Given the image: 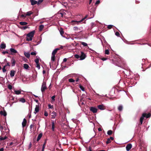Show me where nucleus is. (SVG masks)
<instances>
[{
	"mask_svg": "<svg viewBox=\"0 0 151 151\" xmlns=\"http://www.w3.org/2000/svg\"><path fill=\"white\" fill-rule=\"evenodd\" d=\"M35 32V31H32L27 34L26 37L27 40L30 41L32 40V37H33Z\"/></svg>",
	"mask_w": 151,
	"mask_h": 151,
	"instance_id": "f257e3e1",
	"label": "nucleus"
},
{
	"mask_svg": "<svg viewBox=\"0 0 151 151\" xmlns=\"http://www.w3.org/2000/svg\"><path fill=\"white\" fill-rule=\"evenodd\" d=\"M47 88V87L46 86V83L43 81L42 84L41 89L42 93H43Z\"/></svg>",
	"mask_w": 151,
	"mask_h": 151,
	"instance_id": "f03ea898",
	"label": "nucleus"
},
{
	"mask_svg": "<svg viewBox=\"0 0 151 151\" xmlns=\"http://www.w3.org/2000/svg\"><path fill=\"white\" fill-rule=\"evenodd\" d=\"M81 54L80 55V59H79L80 60H83L86 57V55L83 52H81Z\"/></svg>",
	"mask_w": 151,
	"mask_h": 151,
	"instance_id": "7ed1b4c3",
	"label": "nucleus"
},
{
	"mask_svg": "<svg viewBox=\"0 0 151 151\" xmlns=\"http://www.w3.org/2000/svg\"><path fill=\"white\" fill-rule=\"evenodd\" d=\"M65 14H66L65 13V11L63 10L60 11L57 13V15H58L60 17H63V16Z\"/></svg>",
	"mask_w": 151,
	"mask_h": 151,
	"instance_id": "20e7f679",
	"label": "nucleus"
},
{
	"mask_svg": "<svg viewBox=\"0 0 151 151\" xmlns=\"http://www.w3.org/2000/svg\"><path fill=\"white\" fill-rule=\"evenodd\" d=\"M90 110L94 113H96L98 110L96 108L93 106L91 107L90 108Z\"/></svg>",
	"mask_w": 151,
	"mask_h": 151,
	"instance_id": "39448f33",
	"label": "nucleus"
},
{
	"mask_svg": "<svg viewBox=\"0 0 151 151\" xmlns=\"http://www.w3.org/2000/svg\"><path fill=\"white\" fill-rule=\"evenodd\" d=\"M146 115V113H143L142 114V116L140 117V121L141 124H142L143 120L144 119V118L145 117Z\"/></svg>",
	"mask_w": 151,
	"mask_h": 151,
	"instance_id": "423d86ee",
	"label": "nucleus"
},
{
	"mask_svg": "<svg viewBox=\"0 0 151 151\" xmlns=\"http://www.w3.org/2000/svg\"><path fill=\"white\" fill-rule=\"evenodd\" d=\"M98 108L101 110H103L105 109V106L103 104L99 105L98 106Z\"/></svg>",
	"mask_w": 151,
	"mask_h": 151,
	"instance_id": "0eeeda50",
	"label": "nucleus"
},
{
	"mask_svg": "<svg viewBox=\"0 0 151 151\" xmlns=\"http://www.w3.org/2000/svg\"><path fill=\"white\" fill-rule=\"evenodd\" d=\"M132 147V145L131 144H127L126 147V149L127 151H129Z\"/></svg>",
	"mask_w": 151,
	"mask_h": 151,
	"instance_id": "6e6552de",
	"label": "nucleus"
},
{
	"mask_svg": "<svg viewBox=\"0 0 151 151\" xmlns=\"http://www.w3.org/2000/svg\"><path fill=\"white\" fill-rule=\"evenodd\" d=\"M88 9L89 11L92 13L94 12L96 10V9L95 8H92L90 6L88 7Z\"/></svg>",
	"mask_w": 151,
	"mask_h": 151,
	"instance_id": "1a4fd4ad",
	"label": "nucleus"
},
{
	"mask_svg": "<svg viewBox=\"0 0 151 151\" xmlns=\"http://www.w3.org/2000/svg\"><path fill=\"white\" fill-rule=\"evenodd\" d=\"M10 51L11 52L12 54H13V53H15L17 52V51L15 50L14 48H11L10 49Z\"/></svg>",
	"mask_w": 151,
	"mask_h": 151,
	"instance_id": "9d476101",
	"label": "nucleus"
},
{
	"mask_svg": "<svg viewBox=\"0 0 151 151\" xmlns=\"http://www.w3.org/2000/svg\"><path fill=\"white\" fill-rule=\"evenodd\" d=\"M30 1L32 5H34L37 4V1L35 0H30Z\"/></svg>",
	"mask_w": 151,
	"mask_h": 151,
	"instance_id": "9b49d317",
	"label": "nucleus"
},
{
	"mask_svg": "<svg viewBox=\"0 0 151 151\" xmlns=\"http://www.w3.org/2000/svg\"><path fill=\"white\" fill-rule=\"evenodd\" d=\"M52 115H51V119H55V116H56V113L55 111H53L52 113Z\"/></svg>",
	"mask_w": 151,
	"mask_h": 151,
	"instance_id": "f8f14e48",
	"label": "nucleus"
},
{
	"mask_svg": "<svg viewBox=\"0 0 151 151\" xmlns=\"http://www.w3.org/2000/svg\"><path fill=\"white\" fill-rule=\"evenodd\" d=\"M15 71L14 70H12L10 71V76L11 77H13L14 76Z\"/></svg>",
	"mask_w": 151,
	"mask_h": 151,
	"instance_id": "ddd939ff",
	"label": "nucleus"
},
{
	"mask_svg": "<svg viewBox=\"0 0 151 151\" xmlns=\"http://www.w3.org/2000/svg\"><path fill=\"white\" fill-rule=\"evenodd\" d=\"M11 62L12 64V66H15L16 62L14 58H12L11 60Z\"/></svg>",
	"mask_w": 151,
	"mask_h": 151,
	"instance_id": "4468645a",
	"label": "nucleus"
},
{
	"mask_svg": "<svg viewBox=\"0 0 151 151\" xmlns=\"http://www.w3.org/2000/svg\"><path fill=\"white\" fill-rule=\"evenodd\" d=\"M59 50V48H56L52 52V55L55 56V55L57 52L58 50Z\"/></svg>",
	"mask_w": 151,
	"mask_h": 151,
	"instance_id": "2eb2a0df",
	"label": "nucleus"
},
{
	"mask_svg": "<svg viewBox=\"0 0 151 151\" xmlns=\"http://www.w3.org/2000/svg\"><path fill=\"white\" fill-rule=\"evenodd\" d=\"M26 122V120L25 118H24L23 120V122L22 123V125L23 127H24L25 126Z\"/></svg>",
	"mask_w": 151,
	"mask_h": 151,
	"instance_id": "dca6fc26",
	"label": "nucleus"
},
{
	"mask_svg": "<svg viewBox=\"0 0 151 151\" xmlns=\"http://www.w3.org/2000/svg\"><path fill=\"white\" fill-rule=\"evenodd\" d=\"M0 47L2 49H5L6 47V44L2 42Z\"/></svg>",
	"mask_w": 151,
	"mask_h": 151,
	"instance_id": "f3484780",
	"label": "nucleus"
},
{
	"mask_svg": "<svg viewBox=\"0 0 151 151\" xmlns=\"http://www.w3.org/2000/svg\"><path fill=\"white\" fill-rule=\"evenodd\" d=\"M39 110V108L38 106H36V107L35 108V112H34V113L35 114L36 113L38 112Z\"/></svg>",
	"mask_w": 151,
	"mask_h": 151,
	"instance_id": "a211bd4d",
	"label": "nucleus"
},
{
	"mask_svg": "<svg viewBox=\"0 0 151 151\" xmlns=\"http://www.w3.org/2000/svg\"><path fill=\"white\" fill-rule=\"evenodd\" d=\"M21 90H15L14 91V92L15 93V94L17 95H19L21 94Z\"/></svg>",
	"mask_w": 151,
	"mask_h": 151,
	"instance_id": "6ab92c4d",
	"label": "nucleus"
},
{
	"mask_svg": "<svg viewBox=\"0 0 151 151\" xmlns=\"http://www.w3.org/2000/svg\"><path fill=\"white\" fill-rule=\"evenodd\" d=\"M0 113L1 115H3L4 116H5L6 115V112L4 111H1Z\"/></svg>",
	"mask_w": 151,
	"mask_h": 151,
	"instance_id": "aec40b11",
	"label": "nucleus"
},
{
	"mask_svg": "<svg viewBox=\"0 0 151 151\" xmlns=\"http://www.w3.org/2000/svg\"><path fill=\"white\" fill-rule=\"evenodd\" d=\"M60 32L61 35L64 37H65L63 36V35L64 34V31L63 30V29L62 28H61L60 30Z\"/></svg>",
	"mask_w": 151,
	"mask_h": 151,
	"instance_id": "412c9836",
	"label": "nucleus"
},
{
	"mask_svg": "<svg viewBox=\"0 0 151 151\" xmlns=\"http://www.w3.org/2000/svg\"><path fill=\"white\" fill-rule=\"evenodd\" d=\"M24 54L27 58H29L30 57V53L29 52H24Z\"/></svg>",
	"mask_w": 151,
	"mask_h": 151,
	"instance_id": "4be33fe9",
	"label": "nucleus"
},
{
	"mask_svg": "<svg viewBox=\"0 0 151 151\" xmlns=\"http://www.w3.org/2000/svg\"><path fill=\"white\" fill-rule=\"evenodd\" d=\"M42 136V133L40 134L38 136L37 141H38L41 139Z\"/></svg>",
	"mask_w": 151,
	"mask_h": 151,
	"instance_id": "5701e85b",
	"label": "nucleus"
},
{
	"mask_svg": "<svg viewBox=\"0 0 151 151\" xmlns=\"http://www.w3.org/2000/svg\"><path fill=\"white\" fill-rule=\"evenodd\" d=\"M52 130L54 131V129H55V123L53 121H52Z\"/></svg>",
	"mask_w": 151,
	"mask_h": 151,
	"instance_id": "b1692460",
	"label": "nucleus"
},
{
	"mask_svg": "<svg viewBox=\"0 0 151 151\" xmlns=\"http://www.w3.org/2000/svg\"><path fill=\"white\" fill-rule=\"evenodd\" d=\"M23 67L25 69H27L29 67V66L27 64L25 63L24 64Z\"/></svg>",
	"mask_w": 151,
	"mask_h": 151,
	"instance_id": "393cba45",
	"label": "nucleus"
},
{
	"mask_svg": "<svg viewBox=\"0 0 151 151\" xmlns=\"http://www.w3.org/2000/svg\"><path fill=\"white\" fill-rule=\"evenodd\" d=\"M27 23L25 22H19V24L22 25H25L27 24Z\"/></svg>",
	"mask_w": 151,
	"mask_h": 151,
	"instance_id": "a878e982",
	"label": "nucleus"
},
{
	"mask_svg": "<svg viewBox=\"0 0 151 151\" xmlns=\"http://www.w3.org/2000/svg\"><path fill=\"white\" fill-rule=\"evenodd\" d=\"M44 27V26L42 25L41 24L39 26V30L40 31H41L42 29H43Z\"/></svg>",
	"mask_w": 151,
	"mask_h": 151,
	"instance_id": "bb28decb",
	"label": "nucleus"
},
{
	"mask_svg": "<svg viewBox=\"0 0 151 151\" xmlns=\"http://www.w3.org/2000/svg\"><path fill=\"white\" fill-rule=\"evenodd\" d=\"M33 13V12L31 11H29L28 12H27L26 14V15H27V16H30L31 14H32Z\"/></svg>",
	"mask_w": 151,
	"mask_h": 151,
	"instance_id": "cd10ccee",
	"label": "nucleus"
},
{
	"mask_svg": "<svg viewBox=\"0 0 151 151\" xmlns=\"http://www.w3.org/2000/svg\"><path fill=\"white\" fill-rule=\"evenodd\" d=\"M36 57L37 58L36 59H35V61L36 63V64H38L39 63V57H38L37 56H36Z\"/></svg>",
	"mask_w": 151,
	"mask_h": 151,
	"instance_id": "c85d7f7f",
	"label": "nucleus"
},
{
	"mask_svg": "<svg viewBox=\"0 0 151 151\" xmlns=\"http://www.w3.org/2000/svg\"><path fill=\"white\" fill-rule=\"evenodd\" d=\"M7 138V137L6 136L4 137H2L0 136V141L4 140L6 139Z\"/></svg>",
	"mask_w": 151,
	"mask_h": 151,
	"instance_id": "c756f323",
	"label": "nucleus"
},
{
	"mask_svg": "<svg viewBox=\"0 0 151 151\" xmlns=\"http://www.w3.org/2000/svg\"><path fill=\"white\" fill-rule=\"evenodd\" d=\"M81 44L83 45L84 46H88V45L85 42H81Z\"/></svg>",
	"mask_w": 151,
	"mask_h": 151,
	"instance_id": "7c9ffc66",
	"label": "nucleus"
},
{
	"mask_svg": "<svg viewBox=\"0 0 151 151\" xmlns=\"http://www.w3.org/2000/svg\"><path fill=\"white\" fill-rule=\"evenodd\" d=\"M123 107L122 105H120L119 106L118 108V110L119 111H122V110Z\"/></svg>",
	"mask_w": 151,
	"mask_h": 151,
	"instance_id": "2f4dec72",
	"label": "nucleus"
},
{
	"mask_svg": "<svg viewBox=\"0 0 151 151\" xmlns=\"http://www.w3.org/2000/svg\"><path fill=\"white\" fill-rule=\"evenodd\" d=\"M112 132L111 130H109L107 132V133L109 135H110L112 134Z\"/></svg>",
	"mask_w": 151,
	"mask_h": 151,
	"instance_id": "473e14b6",
	"label": "nucleus"
},
{
	"mask_svg": "<svg viewBox=\"0 0 151 151\" xmlns=\"http://www.w3.org/2000/svg\"><path fill=\"white\" fill-rule=\"evenodd\" d=\"M20 101L22 103H24L25 102V99L23 98H22L20 99Z\"/></svg>",
	"mask_w": 151,
	"mask_h": 151,
	"instance_id": "72a5a7b5",
	"label": "nucleus"
},
{
	"mask_svg": "<svg viewBox=\"0 0 151 151\" xmlns=\"http://www.w3.org/2000/svg\"><path fill=\"white\" fill-rule=\"evenodd\" d=\"M55 56L52 55L51 58V60L52 61H54L55 60Z\"/></svg>",
	"mask_w": 151,
	"mask_h": 151,
	"instance_id": "f704fd0d",
	"label": "nucleus"
},
{
	"mask_svg": "<svg viewBox=\"0 0 151 151\" xmlns=\"http://www.w3.org/2000/svg\"><path fill=\"white\" fill-rule=\"evenodd\" d=\"M69 81L70 83L74 82L75 81L72 78L69 79L68 80Z\"/></svg>",
	"mask_w": 151,
	"mask_h": 151,
	"instance_id": "c9c22d12",
	"label": "nucleus"
},
{
	"mask_svg": "<svg viewBox=\"0 0 151 151\" xmlns=\"http://www.w3.org/2000/svg\"><path fill=\"white\" fill-rule=\"evenodd\" d=\"M74 56L77 59H79V58L80 59V55H78L76 54L74 55Z\"/></svg>",
	"mask_w": 151,
	"mask_h": 151,
	"instance_id": "e433bc0d",
	"label": "nucleus"
},
{
	"mask_svg": "<svg viewBox=\"0 0 151 151\" xmlns=\"http://www.w3.org/2000/svg\"><path fill=\"white\" fill-rule=\"evenodd\" d=\"M151 116V114L150 113H148L147 114H146V115L145 116V117H146V118H148Z\"/></svg>",
	"mask_w": 151,
	"mask_h": 151,
	"instance_id": "4c0bfd02",
	"label": "nucleus"
},
{
	"mask_svg": "<svg viewBox=\"0 0 151 151\" xmlns=\"http://www.w3.org/2000/svg\"><path fill=\"white\" fill-rule=\"evenodd\" d=\"M43 1V0H38V1H37V4H40Z\"/></svg>",
	"mask_w": 151,
	"mask_h": 151,
	"instance_id": "58836bf2",
	"label": "nucleus"
},
{
	"mask_svg": "<svg viewBox=\"0 0 151 151\" xmlns=\"http://www.w3.org/2000/svg\"><path fill=\"white\" fill-rule=\"evenodd\" d=\"M111 140L110 139H109V138L107 139V141L106 142V143L107 144H108L110 142H111Z\"/></svg>",
	"mask_w": 151,
	"mask_h": 151,
	"instance_id": "ea45409f",
	"label": "nucleus"
},
{
	"mask_svg": "<svg viewBox=\"0 0 151 151\" xmlns=\"http://www.w3.org/2000/svg\"><path fill=\"white\" fill-rule=\"evenodd\" d=\"M79 88L82 90V91H84V88L81 86L80 85H79Z\"/></svg>",
	"mask_w": 151,
	"mask_h": 151,
	"instance_id": "a19ab883",
	"label": "nucleus"
},
{
	"mask_svg": "<svg viewBox=\"0 0 151 151\" xmlns=\"http://www.w3.org/2000/svg\"><path fill=\"white\" fill-rule=\"evenodd\" d=\"M109 50H105V53L106 54L108 55V54H109Z\"/></svg>",
	"mask_w": 151,
	"mask_h": 151,
	"instance_id": "79ce46f5",
	"label": "nucleus"
},
{
	"mask_svg": "<svg viewBox=\"0 0 151 151\" xmlns=\"http://www.w3.org/2000/svg\"><path fill=\"white\" fill-rule=\"evenodd\" d=\"M8 87L10 90H11L12 88V86L11 85H9L8 86Z\"/></svg>",
	"mask_w": 151,
	"mask_h": 151,
	"instance_id": "37998d69",
	"label": "nucleus"
},
{
	"mask_svg": "<svg viewBox=\"0 0 151 151\" xmlns=\"http://www.w3.org/2000/svg\"><path fill=\"white\" fill-rule=\"evenodd\" d=\"M113 26L112 25H108V27H107V28L108 29H111V28H112V27Z\"/></svg>",
	"mask_w": 151,
	"mask_h": 151,
	"instance_id": "c03bdc74",
	"label": "nucleus"
},
{
	"mask_svg": "<svg viewBox=\"0 0 151 151\" xmlns=\"http://www.w3.org/2000/svg\"><path fill=\"white\" fill-rule=\"evenodd\" d=\"M5 66H4L2 68V71L3 73H5L6 71V70L5 69Z\"/></svg>",
	"mask_w": 151,
	"mask_h": 151,
	"instance_id": "a18cd8bd",
	"label": "nucleus"
},
{
	"mask_svg": "<svg viewBox=\"0 0 151 151\" xmlns=\"http://www.w3.org/2000/svg\"><path fill=\"white\" fill-rule=\"evenodd\" d=\"M48 107L49 109L53 108V106L51 105L50 104H49L48 105Z\"/></svg>",
	"mask_w": 151,
	"mask_h": 151,
	"instance_id": "49530a36",
	"label": "nucleus"
},
{
	"mask_svg": "<svg viewBox=\"0 0 151 151\" xmlns=\"http://www.w3.org/2000/svg\"><path fill=\"white\" fill-rule=\"evenodd\" d=\"M36 67L38 68V69H40V66L39 63L36 64Z\"/></svg>",
	"mask_w": 151,
	"mask_h": 151,
	"instance_id": "de8ad7c7",
	"label": "nucleus"
},
{
	"mask_svg": "<svg viewBox=\"0 0 151 151\" xmlns=\"http://www.w3.org/2000/svg\"><path fill=\"white\" fill-rule=\"evenodd\" d=\"M55 96H52L51 97V99H52V101H55Z\"/></svg>",
	"mask_w": 151,
	"mask_h": 151,
	"instance_id": "09e8293b",
	"label": "nucleus"
},
{
	"mask_svg": "<svg viewBox=\"0 0 151 151\" xmlns=\"http://www.w3.org/2000/svg\"><path fill=\"white\" fill-rule=\"evenodd\" d=\"M100 3V1L99 0L97 1L95 3V5H98Z\"/></svg>",
	"mask_w": 151,
	"mask_h": 151,
	"instance_id": "8fccbe9b",
	"label": "nucleus"
},
{
	"mask_svg": "<svg viewBox=\"0 0 151 151\" xmlns=\"http://www.w3.org/2000/svg\"><path fill=\"white\" fill-rule=\"evenodd\" d=\"M115 35L117 37L119 36V33L118 32H116L115 33Z\"/></svg>",
	"mask_w": 151,
	"mask_h": 151,
	"instance_id": "3c124183",
	"label": "nucleus"
},
{
	"mask_svg": "<svg viewBox=\"0 0 151 151\" xmlns=\"http://www.w3.org/2000/svg\"><path fill=\"white\" fill-rule=\"evenodd\" d=\"M30 54L32 55H36V53L35 52H32L30 53Z\"/></svg>",
	"mask_w": 151,
	"mask_h": 151,
	"instance_id": "603ef678",
	"label": "nucleus"
},
{
	"mask_svg": "<svg viewBox=\"0 0 151 151\" xmlns=\"http://www.w3.org/2000/svg\"><path fill=\"white\" fill-rule=\"evenodd\" d=\"M45 144H46V142H45L44 144H43V147H42V151H44V148H45Z\"/></svg>",
	"mask_w": 151,
	"mask_h": 151,
	"instance_id": "864d4df0",
	"label": "nucleus"
},
{
	"mask_svg": "<svg viewBox=\"0 0 151 151\" xmlns=\"http://www.w3.org/2000/svg\"><path fill=\"white\" fill-rule=\"evenodd\" d=\"M3 54L4 55L6 53L8 54V52L7 51H3L2 52Z\"/></svg>",
	"mask_w": 151,
	"mask_h": 151,
	"instance_id": "5fc2aeb1",
	"label": "nucleus"
},
{
	"mask_svg": "<svg viewBox=\"0 0 151 151\" xmlns=\"http://www.w3.org/2000/svg\"><path fill=\"white\" fill-rule=\"evenodd\" d=\"M86 17H85L83 19L81 20H80L78 22H80L83 21L85 19H86Z\"/></svg>",
	"mask_w": 151,
	"mask_h": 151,
	"instance_id": "6e6d98bb",
	"label": "nucleus"
},
{
	"mask_svg": "<svg viewBox=\"0 0 151 151\" xmlns=\"http://www.w3.org/2000/svg\"><path fill=\"white\" fill-rule=\"evenodd\" d=\"M48 115V114L47 112L45 111L44 113V115L45 116H47Z\"/></svg>",
	"mask_w": 151,
	"mask_h": 151,
	"instance_id": "4d7b16f0",
	"label": "nucleus"
},
{
	"mask_svg": "<svg viewBox=\"0 0 151 151\" xmlns=\"http://www.w3.org/2000/svg\"><path fill=\"white\" fill-rule=\"evenodd\" d=\"M107 59V58H101V60L103 61H105Z\"/></svg>",
	"mask_w": 151,
	"mask_h": 151,
	"instance_id": "13d9d810",
	"label": "nucleus"
},
{
	"mask_svg": "<svg viewBox=\"0 0 151 151\" xmlns=\"http://www.w3.org/2000/svg\"><path fill=\"white\" fill-rule=\"evenodd\" d=\"M10 66V65L9 64V63L8 62H7L6 63V64L4 66H5V67H6V66Z\"/></svg>",
	"mask_w": 151,
	"mask_h": 151,
	"instance_id": "bf43d9fd",
	"label": "nucleus"
},
{
	"mask_svg": "<svg viewBox=\"0 0 151 151\" xmlns=\"http://www.w3.org/2000/svg\"><path fill=\"white\" fill-rule=\"evenodd\" d=\"M67 59L66 58H64L63 59V61L64 62H65L67 61Z\"/></svg>",
	"mask_w": 151,
	"mask_h": 151,
	"instance_id": "052dcab7",
	"label": "nucleus"
},
{
	"mask_svg": "<svg viewBox=\"0 0 151 151\" xmlns=\"http://www.w3.org/2000/svg\"><path fill=\"white\" fill-rule=\"evenodd\" d=\"M31 146H32V144H31V142H30L29 145V148H30L31 147Z\"/></svg>",
	"mask_w": 151,
	"mask_h": 151,
	"instance_id": "680f3d73",
	"label": "nucleus"
},
{
	"mask_svg": "<svg viewBox=\"0 0 151 151\" xmlns=\"http://www.w3.org/2000/svg\"><path fill=\"white\" fill-rule=\"evenodd\" d=\"M27 28V26H24L23 27V29H26Z\"/></svg>",
	"mask_w": 151,
	"mask_h": 151,
	"instance_id": "e2e57ef3",
	"label": "nucleus"
},
{
	"mask_svg": "<svg viewBox=\"0 0 151 151\" xmlns=\"http://www.w3.org/2000/svg\"><path fill=\"white\" fill-rule=\"evenodd\" d=\"M109 139H110L111 140H113V139H114V138L113 137H110L109 138Z\"/></svg>",
	"mask_w": 151,
	"mask_h": 151,
	"instance_id": "0e129e2a",
	"label": "nucleus"
},
{
	"mask_svg": "<svg viewBox=\"0 0 151 151\" xmlns=\"http://www.w3.org/2000/svg\"><path fill=\"white\" fill-rule=\"evenodd\" d=\"M27 16L26 15V14L22 15V17H25Z\"/></svg>",
	"mask_w": 151,
	"mask_h": 151,
	"instance_id": "69168bd1",
	"label": "nucleus"
},
{
	"mask_svg": "<svg viewBox=\"0 0 151 151\" xmlns=\"http://www.w3.org/2000/svg\"><path fill=\"white\" fill-rule=\"evenodd\" d=\"M4 151V148H2L0 149V151Z\"/></svg>",
	"mask_w": 151,
	"mask_h": 151,
	"instance_id": "338daca9",
	"label": "nucleus"
},
{
	"mask_svg": "<svg viewBox=\"0 0 151 151\" xmlns=\"http://www.w3.org/2000/svg\"><path fill=\"white\" fill-rule=\"evenodd\" d=\"M13 143L12 142H11L10 143L9 145L11 146L13 145Z\"/></svg>",
	"mask_w": 151,
	"mask_h": 151,
	"instance_id": "774afa93",
	"label": "nucleus"
}]
</instances>
